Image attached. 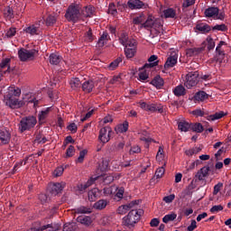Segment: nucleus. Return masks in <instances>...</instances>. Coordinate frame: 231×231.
<instances>
[{
	"mask_svg": "<svg viewBox=\"0 0 231 231\" xmlns=\"http://www.w3.org/2000/svg\"><path fill=\"white\" fill-rule=\"evenodd\" d=\"M16 97H21V88L12 87L4 97V102L6 106H9L11 109H19V107L24 106V101H19Z\"/></svg>",
	"mask_w": 231,
	"mask_h": 231,
	"instance_id": "f257e3e1",
	"label": "nucleus"
},
{
	"mask_svg": "<svg viewBox=\"0 0 231 231\" xmlns=\"http://www.w3.org/2000/svg\"><path fill=\"white\" fill-rule=\"evenodd\" d=\"M143 214V209H132L127 216L123 218V225L129 228V230H133L142 217Z\"/></svg>",
	"mask_w": 231,
	"mask_h": 231,
	"instance_id": "f03ea898",
	"label": "nucleus"
},
{
	"mask_svg": "<svg viewBox=\"0 0 231 231\" xmlns=\"http://www.w3.org/2000/svg\"><path fill=\"white\" fill-rule=\"evenodd\" d=\"M143 28H152L155 31V34L163 33V24L162 23V19L155 18L150 14L146 21L142 23Z\"/></svg>",
	"mask_w": 231,
	"mask_h": 231,
	"instance_id": "7ed1b4c3",
	"label": "nucleus"
},
{
	"mask_svg": "<svg viewBox=\"0 0 231 231\" xmlns=\"http://www.w3.org/2000/svg\"><path fill=\"white\" fill-rule=\"evenodd\" d=\"M35 125H37V118L33 116H28L21 119L18 129L20 133H24V131H32Z\"/></svg>",
	"mask_w": 231,
	"mask_h": 231,
	"instance_id": "20e7f679",
	"label": "nucleus"
},
{
	"mask_svg": "<svg viewBox=\"0 0 231 231\" xmlns=\"http://www.w3.org/2000/svg\"><path fill=\"white\" fill-rule=\"evenodd\" d=\"M65 18L69 23H77L80 19V8L79 5H69L66 11Z\"/></svg>",
	"mask_w": 231,
	"mask_h": 231,
	"instance_id": "39448f33",
	"label": "nucleus"
},
{
	"mask_svg": "<svg viewBox=\"0 0 231 231\" xmlns=\"http://www.w3.org/2000/svg\"><path fill=\"white\" fill-rule=\"evenodd\" d=\"M37 53H39V51L35 49L26 50L24 48H22L18 51V57L21 62H26L28 60H33Z\"/></svg>",
	"mask_w": 231,
	"mask_h": 231,
	"instance_id": "423d86ee",
	"label": "nucleus"
},
{
	"mask_svg": "<svg viewBox=\"0 0 231 231\" xmlns=\"http://www.w3.org/2000/svg\"><path fill=\"white\" fill-rule=\"evenodd\" d=\"M199 80V73L198 71L189 72L186 76V81L184 84L186 88H188V89H190V88H194V86H197Z\"/></svg>",
	"mask_w": 231,
	"mask_h": 231,
	"instance_id": "0eeeda50",
	"label": "nucleus"
},
{
	"mask_svg": "<svg viewBox=\"0 0 231 231\" xmlns=\"http://www.w3.org/2000/svg\"><path fill=\"white\" fill-rule=\"evenodd\" d=\"M111 134H113V129L109 126H106L100 129L98 138L102 143H107V142L111 140Z\"/></svg>",
	"mask_w": 231,
	"mask_h": 231,
	"instance_id": "6e6552de",
	"label": "nucleus"
},
{
	"mask_svg": "<svg viewBox=\"0 0 231 231\" xmlns=\"http://www.w3.org/2000/svg\"><path fill=\"white\" fill-rule=\"evenodd\" d=\"M128 8L130 10H140L142 8H149V5L142 2V0H128Z\"/></svg>",
	"mask_w": 231,
	"mask_h": 231,
	"instance_id": "1a4fd4ad",
	"label": "nucleus"
},
{
	"mask_svg": "<svg viewBox=\"0 0 231 231\" xmlns=\"http://www.w3.org/2000/svg\"><path fill=\"white\" fill-rule=\"evenodd\" d=\"M64 187H66V183L61 182H56V183H51L49 185V190L52 196H57V194H60L62 190L64 189Z\"/></svg>",
	"mask_w": 231,
	"mask_h": 231,
	"instance_id": "9d476101",
	"label": "nucleus"
},
{
	"mask_svg": "<svg viewBox=\"0 0 231 231\" xmlns=\"http://www.w3.org/2000/svg\"><path fill=\"white\" fill-rule=\"evenodd\" d=\"M210 171V166H204L197 171L195 174V181H204L208 176V171Z\"/></svg>",
	"mask_w": 231,
	"mask_h": 231,
	"instance_id": "9b49d317",
	"label": "nucleus"
},
{
	"mask_svg": "<svg viewBox=\"0 0 231 231\" xmlns=\"http://www.w3.org/2000/svg\"><path fill=\"white\" fill-rule=\"evenodd\" d=\"M11 60L9 58L3 59L0 62V73H14V69L10 68Z\"/></svg>",
	"mask_w": 231,
	"mask_h": 231,
	"instance_id": "f8f14e48",
	"label": "nucleus"
},
{
	"mask_svg": "<svg viewBox=\"0 0 231 231\" xmlns=\"http://www.w3.org/2000/svg\"><path fill=\"white\" fill-rule=\"evenodd\" d=\"M12 140V134L6 129L0 130V142L2 145H8Z\"/></svg>",
	"mask_w": 231,
	"mask_h": 231,
	"instance_id": "ddd939ff",
	"label": "nucleus"
},
{
	"mask_svg": "<svg viewBox=\"0 0 231 231\" xmlns=\"http://www.w3.org/2000/svg\"><path fill=\"white\" fill-rule=\"evenodd\" d=\"M149 63H145L140 69H151V68H156L158 64H160V60H158V56L152 55L148 59Z\"/></svg>",
	"mask_w": 231,
	"mask_h": 231,
	"instance_id": "4468645a",
	"label": "nucleus"
},
{
	"mask_svg": "<svg viewBox=\"0 0 231 231\" xmlns=\"http://www.w3.org/2000/svg\"><path fill=\"white\" fill-rule=\"evenodd\" d=\"M97 181V179L91 178L88 180L85 184H78L77 189L80 194H83V192H86V189H89L93 183Z\"/></svg>",
	"mask_w": 231,
	"mask_h": 231,
	"instance_id": "2eb2a0df",
	"label": "nucleus"
},
{
	"mask_svg": "<svg viewBox=\"0 0 231 231\" xmlns=\"http://www.w3.org/2000/svg\"><path fill=\"white\" fill-rule=\"evenodd\" d=\"M175 64H178V55L174 54L173 56L168 57L164 68L169 69V68H174Z\"/></svg>",
	"mask_w": 231,
	"mask_h": 231,
	"instance_id": "dca6fc26",
	"label": "nucleus"
},
{
	"mask_svg": "<svg viewBox=\"0 0 231 231\" xmlns=\"http://www.w3.org/2000/svg\"><path fill=\"white\" fill-rule=\"evenodd\" d=\"M81 15L83 17H93V15H95V6L88 5L84 7L81 11Z\"/></svg>",
	"mask_w": 231,
	"mask_h": 231,
	"instance_id": "f3484780",
	"label": "nucleus"
},
{
	"mask_svg": "<svg viewBox=\"0 0 231 231\" xmlns=\"http://www.w3.org/2000/svg\"><path fill=\"white\" fill-rule=\"evenodd\" d=\"M81 88L85 93H91L93 88H95V82L91 79L85 81L81 84Z\"/></svg>",
	"mask_w": 231,
	"mask_h": 231,
	"instance_id": "a211bd4d",
	"label": "nucleus"
},
{
	"mask_svg": "<svg viewBox=\"0 0 231 231\" xmlns=\"http://www.w3.org/2000/svg\"><path fill=\"white\" fill-rule=\"evenodd\" d=\"M202 51H205V46L188 49L187 55L189 57H194L196 55H199V53H201Z\"/></svg>",
	"mask_w": 231,
	"mask_h": 231,
	"instance_id": "6ab92c4d",
	"label": "nucleus"
},
{
	"mask_svg": "<svg viewBox=\"0 0 231 231\" xmlns=\"http://www.w3.org/2000/svg\"><path fill=\"white\" fill-rule=\"evenodd\" d=\"M208 98V94H207V92L205 91H199L193 97V99L197 102H203Z\"/></svg>",
	"mask_w": 231,
	"mask_h": 231,
	"instance_id": "aec40b11",
	"label": "nucleus"
},
{
	"mask_svg": "<svg viewBox=\"0 0 231 231\" xmlns=\"http://www.w3.org/2000/svg\"><path fill=\"white\" fill-rule=\"evenodd\" d=\"M109 205V201L106 199H99L98 201H97L94 204V208L96 210H104V208H106V207H107Z\"/></svg>",
	"mask_w": 231,
	"mask_h": 231,
	"instance_id": "412c9836",
	"label": "nucleus"
},
{
	"mask_svg": "<svg viewBox=\"0 0 231 231\" xmlns=\"http://www.w3.org/2000/svg\"><path fill=\"white\" fill-rule=\"evenodd\" d=\"M150 84H152V86H154L155 88H157V89H160L161 88H162L163 84H165V82L163 81V79H162V77L160 76H156L151 82Z\"/></svg>",
	"mask_w": 231,
	"mask_h": 231,
	"instance_id": "4be33fe9",
	"label": "nucleus"
},
{
	"mask_svg": "<svg viewBox=\"0 0 231 231\" xmlns=\"http://www.w3.org/2000/svg\"><path fill=\"white\" fill-rule=\"evenodd\" d=\"M223 116H226V113L220 111L215 113L214 115L208 116L207 120H208L209 122H214V120H219L223 118Z\"/></svg>",
	"mask_w": 231,
	"mask_h": 231,
	"instance_id": "5701e85b",
	"label": "nucleus"
},
{
	"mask_svg": "<svg viewBox=\"0 0 231 231\" xmlns=\"http://www.w3.org/2000/svg\"><path fill=\"white\" fill-rule=\"evenodd\" d=\"M206 17H214V15H218L219 8L217 7H208L204 12Z\"/></svg>",
	"mask_w": 231,
	"mask_h": 231,
	"instance_id": "b1692460",
	"label": "nucleus"
},
{
	"mask_svg": "<svg viewBox=\"0 0 231 231\" xmlns=\"http://www.w3.org/2000/svg\"><path fill=\"white\" fill-rule=\"evenodd\" d=\"M196 29L199 32H200V33H208V32H210V30H212L210 25H208L207 23H199L196 25Z\"/></svg>",
	"mask_w": 231,
	"mask_h": 231,
	"instance_id": "393cba45",
	"label": "nucleus"
},
{
	"mask_svg": "<svg viewBox=\"0 0 231 231\" xmlns=\"http://www.w3.org/2000/svg\"><path fill=\"white\" fill-rule=\"evenodd\" d=\"M69 85L71 89H79V88H82V81L79 78H73L70 79Z\"/></svg>",
	"mask_w": 231,
	"mask_h": 231,
	"instance_id": "a878e982",
	"label": "nucleus"
},
{
	"mask_svg": "<svg viewBox=\"0 0 231 231\" xmlns=\"http://www.w3.org/2000/svg\"><path fill=\"white\" fill-rule=\"evenodd\" d=\"M122 60H124V55L121 54L117 59L109 64L108 69L111 71L116 69L117 66L120 64V62H122Z\"/></svg>",
	"mask_w": 231,
	"mask_h": 231,
	"instance_id": "bb28decb",
	"label": "nucleus"
},
{
	"mask_svg": "<svg viewBox=\"0 0 231 231\" xmlns=\"http://www.w3.org/2000/svg\"><path fill=\"white\" fill-rule=\"evenodd\" d=\"M216 57L215 60L217 62H223V60L225 59V51L219 49V47L216 48Z\"/></svg>",
	"mask_w": 231,
	"mask_h": 231,
	"instance_id": "cd10ccee",
	"label": "nucleus"
},
{
	"mask_svg": "<svg viewBox=\"0 0 231 231\" xmlns=\"http://www.w3.org/2000/svg\"><path fill=\"white\" fill-rule=\"evenodd\" d=\"M91 208L81 206L74 209V214H91Z\"/></svg>",
	"mask_w": 231,
	"mask_h": 231,
	"instance_id": "c85d7f7f",
	"label": "nucleus"
},
{
	"mask_svg": "<svg viewBox=\"0 0 231 231\" xmlns=\"http://www.w3.org/2000/svg\"><path fill=\"white\" fill-rule=\"evenodd\" d=\"M129 129V122L125 121L122 125H117L116 127V132L118 133H127V130Z\"/></svg>",
	"mask_w": 231,
	"mask_h": 231,
	"instance_id": "c756f323",
	"label": "nucleus"
},
{
	"mask_svg": "<svg viewBox=\"0 0 231 231\" xmlns=\"http://www.w3.org/2000/svg\"><path fill=\"white\" fill-rule=\"evenodd\" d=\"M179 130L187 133L189 129H190V124H189L187 121H180L178 123Z\"/></svg>",
	"mask_w": 231,
	"mask_h": 231,
	"instance_id": "7c9ffc66",
	"label": "nucleus"
},
{
	"mask_svg": "<svg viewBox=\"0 0 231 231\" xmlns=\"http://www.w3.org/2000/svg\"><path fill=\"white\" fill-rule=\"evenodd\" d=\"M190 129L194 133H203V131H205V128L201 123L190 124Z\"/></svg>",
	"mask_w": 231,
	"mask_h": 231,
	"instance_id": "2f4dec72",
	"label": "nucleus"
},
{
	"mask_svg": "<svg viewBox=\"0 0 231 231\" xmlns=\"http://www.w3.org/2000/svg\"><path fill=\"white\" fill-rule=\"evenodd\" d=\"M175 97H183L185 96V87L183 85L177 86L173 90Z\"/></svg>",
	"mask_w": 231,
	"mask_h": 231,
	"instance_id": "473e14b6",
	"label": "nucleus"
},
{
	"mask_svg": "<svg viewBox=\"0 0 231 231\" xmlns=\"http://www.w3.org/2000/svg\"><path fill=\"white\" fill-rule=\"evenodd\" d=\"M57 23V15L49 14L45 20L46 26H53Z\"/></svg>",
	"mask_w": 231,
	"mask_h": 231,
	"instance_id": "72a5a7b5",
	"label": "nucleus"
},
{
	"mask_svg": "<svg viewBox=\"0 0 231 231\" xmlns=\"http://www.w3.org/2000/svg\"><path fill=\"white\" fill-rule=\"evenodd\" d=\"M165 19H174L176 17V11L172 8H168L163 11Z\"/></svg>",
	"mask_w": 231,
	"mask_h": 231,
	"instance_id": "f704fd0d",
	"label": "nucleus"
},
{
	"mask_svg": "<svg viewBox=\"0 0 231 231\" xmlns=\"http://www.w3.org/2000/svg\"><path fill=\"white\" fill-rule=\"evenodd\" d=\"M50 111H51V107H47L45 110H42L38 116L39 121L44 122V120L48 118V115H50Z\"/></svg>",
	"mask_w": 231,
	"mask_h": 231,
	"instance_id": "c9c22d12",
	"label": "nucleus"
},
{
	"mask_svg": "<svg viewBox=\"0 0 231 231\" xmlns=\"http://www.w3.org/2000/svg\"><path fill=\"white\" fill-rule=\"evenodd\" d=\"M147 111H151L152 113L158 111V113L162 114L163 113V107H162L161 106H158L157 104H150L148 105Z\"/></svg>",
	"mask_w": 231,
	"mask_h": 231,
	"instance_id": "e433bc0d",
	"label": "nucleus"
},
{
	"mask_svg": "<svg viewBox=\"0 0 231 231\" xmlns=\"http://www.w3.org/2000/svg\"><path fill=\"white\" fill-rule=\"evenodd\" d=\"M125 55L126 59H133L136 55V48H125Z\"/></svg>",
	"mask_w": 231,
	"mask_h": 231,
	"instance_id": "4c0bfd02",
	"label": "nucleus"
},
{
	"mask_svg": "<svg viewBox=\"0 0 231 231\" xmlns=\"http://www.w3.org/2000/svg\"><path fill=\"white\" fill-rule=\"evenodd\" d=\"M78 221L81 223V225H85L86 226H89L93 220H91V217H79Z\"/></svg>",
	"mask_w": 231,
	"mask_h": 231,
	"instance_id": "58836bf2",
	"label": "nucleus"
},
{
	"mask_svg": "<svg viewBox=\"0 0 231 231\" xmlns=\"http://www.w3.org/2000/svg\"><path fill=\"white\" fill-rule=\"evenodd\" d=\"M4 16L5 19H14V9L10 6H6L4 9Z\"/></svg>",
	"mask_w": 231,
	"mask_h": 231,
	"instance_id": "ea45409f",
	"label": "nucleus"
},
{
	"mask_svg": "<svg viewBox=\"0 0 231 231\" xmlns=\"http://www.w3.org/2000/svg\"><path fill=\"white\" fill-rule=\"evenodd\" d=\"M116 190H118V188L116 186H112L108 188H104L103 193L105 194V196H113V194L116 192Z\"/></svg>",
	"mask_w": 231,
	"mask_h": 231,
	"instance_id": "a19ab883",
	"label": "nucleus"
},
{
	"mask_svg": "<svg viewBox=\"0 0 231 231\" xmlns=\"http://www.w3.org/2000/svg\"><path fill=\"white\" fill-rule=\"evenodd\" d=\"M107 41H109V34L107 33V32H105L99 38L97 44L98 46L102 47L104 46V44H106V42H107Z\"/></svg>",
	"mask_w": 231,
	"mask_h": 231,
	"instance_id": "79ce46f5",
	"label": "nucleus"
},
{
	"mask_svg": "<svg viewBox=\"0 0 231 231\" xmlns=\"http://www.w3.org/2000/svg\"><path fill=\"white\" fill-rule=\"evenodd\" d=\"M166 163L164 162V164L162 167H159L156 171H155V177L157 178V180H160L161 178H163V175L165 174V167H166Z\"/></svg>",
	"mask_w": 231,
	"mask_h": 231,
	"instance_id": "37998d69",
	"label": "nucleus"
},
{
	"mask_svg": "<svg viewBox=\"0 0 231 231\" xmlns=\"http://www.w3.org/2000/svg\"><path fill=\"white\" fill-rule=\"evenodd\" d=\"M25 33H30V35H39V28L35 27V25H32L27 27L24 30Z\"/></svg>",
	"mask_w": 231,
	"mask_h": 231,
	"instance_id": "c03bdc74",
	"label": "nucleus"
},
{
	"mask_svg": "<svg viewBox=\"0 0 231 231\" xmlns=\"http://www.w3.org/2000/svg\"><path fill=\"white\" fill-rule=\"evenodd\" d=\"M140 204V200H133L130 203L126 204V205H122L123 208L125 209V211L127 213L129 212V210L131 208H133L134 206L139 205Z\"/></svg>",
	"mask_w": 231,
	"mask_h": 231,
	"instance_id": "a18cd8bd",
	"label": "nucleus"
},
{
	"mask_svg": "<svg viewBox=\"0 0 231 231\" xmlns=\"http://www.w3.org/2000/svg\"><path fill=\"white\" fill-rule=\"evenodd\" d=\"M60 62V56L54 54V53L50 55V63L51 64L57 66V64H59Z\"/></svg>",
	"mask_w": 231,
	"mask_h": 231,
	"instance_id": "49530a36",
	"label": "nucleus"
},
{
	"mask_svg": "<svg viewBox=\"0 0 231 231\" xmlns=\"http://www.w3.org/2000/svg\"><path fill=\"white\" fill-rule=\"evenodd\" d=\"M77 230V224L75 223H66L63 226V231H75Z\"/></svg>",
	"mask_w": 231,
	"mask_h": 231,
	"instance_id": "de8ad7c7",
	"label": "nucleus"
},
{
	"mask_svg": "<svg viewBox=\"0 0 231 231\" xmlns=\"http://www.w3.org/2000/svg\"><path fill=\"white\" fill-rule=\"evenodd\" d=\"M178 217V215L176 213H171L169 215H165L162 218L163 223H169V221H174Z\"/></svg>",
	"mask_w": 231,
	"mask_h": 231,
	"instance_id": "09e8293b",
	"label": "nucleus"
},
{
	"mask_svg": "<svg viewBox=\"0 0 231 231\" xmlns=\"http://www.w3.org/2000/svg\"><path fill=\"white\" fill-rule=\"evenodd\" d=\"M120 43L123 46H127V42L129 41V36L125 32H122L119 37Z\"/></svg>",
	"mask_w": 231,
	"mask_h": 231,
	"instance_id": "8fccbe9b",
	"label": "nucleus"
},
{
	"mask_svg": "<svg viewBox=\"0 0 231 231\" xmlns=\"http://www.w3.org/2000/svg\"><path fill=\"white\" fill-rule=\"evenodd\" d=\"M86 154H88V150L79 152V156L76 160V163H84V158L86 157Z\"/></svg>",
	"mask_w": 231,
	"mask_h": 231,
	"instance_id": "3c124183",
	"label": "nucleus"
},
{
	"mask_svg": "<svg viewBox=\"0 0 231 231\" xmlns=\"http://www.w3.org/2000/svg\"><path fill=\"white\" fill-rule=\"evenodd\" d=\"M144 20H145V15H143V14H141L139 16H136L135 18L133 19V23L142 24V23H143Z\"/></svg>",
	"mask_w": 231,
	"mask_h": 231,
	"instance_id": "603ef678",
	"label": "nucleus"
},
{
	"mask_svg": "<svg viewBox=\"0 0 231 231\" xmlns=\"http://www.w3.org/2000/svg\"><path fill=\"white\" fill-rule=\"evenodd\" d=\"M107 14H110L111 15H116V14H118V11H116V5H115V3H111L109 5Z\"/></svg>",
	"mask_w": 231,
	"mask_h": 231,
	"instance_id": "864d4df0",
	"label": "nucleus"
},
{
	"mask_svg": "<svg viewBox=\"0 0 231 231\" xmlns=\"http://www.w3.org/2000/svg\"><path fill=\"white\" fill-rule=\"evenodd\" d=\"M75 154V146L69 145L66 151V158H71Z\"/></svg>",
	"mask_w": 231,
	"mask_h": 231,
	"instance_id": "5fc2aeb1",
	"label": "nucleus"
},
{
	"mask_svg": "<svg viewBox=\"0 0 231 231\" xmlns=\"http://www.w3.org/2000/svg\"><path fill=\"white\" fill-rule=\"evenodd\" d=\"M117 192L116 193V198H117V201H120V199H123L124 198V192H125V189L124 187L121 188H117Z\"/></svg>",
	"mask_w": 231,
	"mask_h": 231,
	"instance_id": "6e6d98bb",
	"label": "nucleus"
},
{
	"mask_svg": "<svg viewBox=\"0 0 231 231\" xmlns=\"http://www.w3.org/2000/svg\"><path fill=\"white\" fill-rule=\"evenodd\" d=\"M85 37L88 42H93V40L95 38L93 37V31L91 30V28H89L88 31L86 32Z\"/></svg>",
	"mask_w": 231,
	"mask_h": 231,
	"instance_id": "4d7b16f0",
	"label": "nucleus"
},
{
	"mask_svg": "<svg viewBox=\"0 0 231 231\" xmlns=\"http://www.w3.org/2000/svg\"><path fill=\"white\" fill-rule=\"evenodd\" d=\"M208 41V50L210 51V50H214L216 48V42H214V39L211 37L207 38Z\"/></svg>",
	"mask_w": 231,
	"mask_h": 231,
	"instance_id": "13d9d810",
	"label": "nucleus"
},
{
	"mask_svg": "<svg viewBox=\"0 0 231 231\" xmlns=\"http://www.w3.org/2000/svg\"><path fill=\"white\" fill-rule=\"evenodd\" d=\"M103 181L106 185H109L110 183H113V181H115V176L111 174H106Z\"/></svg>",
	"mask_w": 231,
	"mask_h": 231,
	"instance_id": "bf43d9fd",
	"label": "nucleus"
},
{
	"mask_svg": "<svg viewBox=\"0 0 231 231\" xmlns=\"http://www.w3.org/2000/svg\"><path fill=\"white\" fill-rule=\"evenodd\" d=\"M53 174L55 178L60 177L62 174H64V168L62 166L56 168Z\"/></svg>",
	"mask_w": 231,
	"mask_h": 231,
	"instance_id": "052dcab7",
	"label": "nucleus"
},
{
	"mask_svg": "<svg viewBox=\"0 0 231 231\" xmlns=\"http://www.w3.org/2000/svg\"><path fill=\"white\" fill-rule=\"evenodd\" d=\"M174 199H176V195L171 194L169 196L163 197L162 201H164V203H172Z\"/></svg>",
	"mask_w": 231,
	"mask_h": 231,
	"instance_id": "680f3d73",
	"label": "nucleus"
},
{
	"mask_svg": "<svg viewBox=\"0 0 231 231\" xmlns=\"http://www.w3.org/2000/svg\"><path fill=\"white\" fill-rule=\"evenodd\" d=\"M140 152H142V148L138 145L133 146L129 152L130 154H140Z\"/></svg>",
	"mask_w": 231,
	"mask_h": 231,
	"instance_id": "e2e57ef3",
	"label": "nucleus"
},
{
	"mask_svg": "<svg viewBox=\"0 0 231 231\" xmlns=\"http://www.w3.org/2000/svg\"><path fill=\"white\" fill-rule=\"evenodd\" d=\"M58 228L53 227V225L48 224L42 226V231H57Z\"/></svg>",
	"mask_w": 231,
	"mask_h": 231,
	"instance_id": "0e129e2a",
	"label": "nucleus"
},
{
	"mask_svg": "<svg viewBox=\"0 0 231 231\" xmlns=\"http://www.w3.org/2000/svg\"><path fill=\"white\" fill-rule=\"evenodd\" d=\"M67 129L69 131H70V133L75 134V133H77V130L79 129V127L77 126V125L75 123H71L69 125L67 126Z\"/></svg>",
	"mask_w": 231,
	"mask_h": 231,
	"instance_id": "69168bd1",
	"label": "nucleus"
},
{
	"mask_svg": "<svg viewBox=\"0 0 231 231\" xmlns=\"http://www.w3.org/2000/svg\"><path fill=\"white\" fill-rule=\"evenodd\" d=\"M223 189V183L218 182L217 185L214 186L213 195L217 196V194Z\"/></svg>",
	"mask_w": 231,
	"mask_h": 231,
	"instance_id": "338daca9",
	"label": "nucleus"
},
{
	"mask_svg": "<svg viewBox=\"0 0 231 231\" xmlns=\"http://www.w3.org/2000/svg\"><path fill=\"white\" fill-rule=\"evenodd\" d=\"M125 48H135L136 49V40H128Z\"/></svg>",
	"mask_w": 231,
	"mask_h": 231,
	"instance_id": "774afa93",
	"label": "nucleus"
}]
</instances>
